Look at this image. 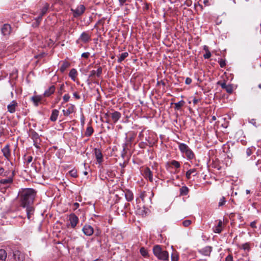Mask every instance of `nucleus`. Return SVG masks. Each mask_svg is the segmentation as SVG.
<instances>
[{
  "mask_svg": "<svg viewBox=\"0 0 261 261\" xmlns=\"http://www.w3.org/2000/svg\"><path fill=\"white\" fill-rule=\"evenodd\" d=\"M65 86L63 84H61L58 89V93L60 95H61L64 92Z\"/></svg>",
  "mask_w": 261,
  "mask_h": 261,
  "instance_id": "37",
  "label": "nucleus"
},
{
  "mask_svg": "<svg viewBox=\"0 0 261 261\" xmlns=\"http://www.w3.org/2000/svg\"><path fill=\"white\" fill-rule=\"evenodd\" d=\"M191 224V221L190 220H186L182 222V225L185 227H188Z\"/></svg>",
  "mask_w": 261,
  "mask_h": 261,
  "instance_id": "40",
  "label": "nucleus"
},
{
  "mask_svg": "<svg viewBox=\"0 0 261 261\" xmlns=\"http://www.w3.org/2000/svg\"><path fill=\"white\" fill-rule=\"evenodd\" d=\"M93 133V129L92 126H89L87 127L86 132L85 133V135L87 137H90L92 135Z\"/></svg>",
  "mask_w": 261,
  "mask_h": 261,
  "instance_id": "31",
  "label": "nucleus"
},
{
  "mask_svg": "<svg viewBox=\"0 0 261 261\" xmlns=\"http://www.w3.org/2000/svg\"><path fill=\"white\" fill-rule=\"evenodd\" d=\"M73 95L74 97L76 99H79L81 98V96H80V94L76 92H74Z\"/></svg>",
  "mask_w": 261,
  "mask_h": 261,
  "instance_id": "52",
  "label": "nucleus"
},
{
  "mask_svg": "<svg viewBox=\"0 0 261 261\" xmlns=\"http://www.w3.org/2000/svg\"><path fill=\"white\" fill-rule=\"evenodd\" d=\"M252 148H248L246 150V154L247 156H250L252 153Z\"/></svg>",
  "mask_w": 261,
  "mask_h": 261,
  "instance_id": "48",
  "label": "nucleus"
},
{
  "mask_svg": "<svg viewBox=\"0 0 261 261\" xmlns=\"http://www.w3.org/2000/svg\"><path fill=\"white\" fill-rule=\"evenodd\" d=\"M70 63L69 62H68L67 61H64L63 62L62 65L60 67V71L62 73H63L66 70L67 68H68V67H70Z\"/></svg>",
  "mask_w": 261,
  "mask_h": 261,
  "instance_id": "25",
  "label": "nucleus"
},
{
  "mask_svg": "<svg viewBox=\"0 0 261 261\" xmlns=\"http://www.w3.org/2000/svg\"><path fill=\"white\" fill-rule=\"evenodd\" d=\"M18 104L17 102L14 100H12L8 106H7V110L8 112L9 113L13 114L16 111V109L17 108Z\"/></svg>",
  "mask_w": 261,
  "mask_h": 261,
  "instance_id": "10",
  "label": "nucleus"
},
{
  "mask_svg": "<svg viewBox=\"0 0 261 261\" xmlns=\"http://www.w3.org/2000/svg\"><path fill=\"white\" fill-rule=\"evenodd\" d=\"M146 196V194L145 192H143L141 193L140 197L142 199V201L144 200L145 197Z\"/></svg>",
  "mask_w": 261,
  "mask_h": 261,
  "instance_id": "54",
  "label": "nucleus"
},
{
  "mask_svg": "<svg viewBox=\"0 0 261 261\" xmlns=\"http://www.w3.org/2000/svg\"><path fill=\"white\" fill-rule=\"evenodd\" d=\"M222 222L221 220H219L217 225L214 229V231L215 233H220L222 230Z\"/></svg>",
  "mask_w": 261,
  "mask_h": 261,
  "instance_id": "26",
  "label": "nucleus"
},
{
  "mask_svg": "<svg viewBox=\"0 0 261 261\" xmlns=\"http://www.w3.org/2000/svg\"><path fill=\"white\" fill-rule=\"evenodd\" d=\"M91 40V35L88 32H83L80 35L76 42L79 43L80 41L83 42L84 43H88Z\"/></svg>",
  "mask_w": 261,
  "mask_h": 261,
  "instance_id": "7",
  "label": "nucleus"
},
{
  "mask_svg": "<svg viewBox=\"0 0 261 261\" xmlns=\"http://www.w3.org/2000/svg\"><path fill=\"white\" fill-rule=\"evenodd\" d=\"M225 261H233L232 256L230 254L227 256L225 258Z\"/></svg>",
  "mask_w": 261,
  "mask_h": 261,
  "instance_id": "50",
  "label": "nucleus"
},
{
  "mask_svg": "<svg viewBox=\"0 0 261 261\" xmlns=\"http://www.w3.org/2000/svg\"><path fill=\"white\" fill-rule=\"evenodd\" d=\"M0 175L4 176L7 175V172H5V169L3 167L0 168Z\"/></svg>",
  "mask_w": 261,
  "mask_h": 261,
  "instance_id": "46",
  "label": "nucleus"
},
{
  "mask_svg": "<svg viewBox=\"0 0 261 261\" xmlns=\"http://www.w3.org/2000/svg\"><path fill=\"white\" fill-rule=\"evenodd\" d=\"M31 136L35 143H37V140L39 138L38 134L36 132L33 131L31 134Z\"/></svg>",
  "mask_w": 261,
  "mask_h": 261,
  "instance_id": "34",
  "label": "nucleus"
},
{
  "mask_svg": "<svg viewBox=\"0 0 261 261\" xmlns=\"http://www.w3.org/2000/svg\"><path fill=\"white\" fill-rule=\"evenodd\" d=\"M140 252L141 253V254L145 257H146L148 256V251L144 247H142L140 248Z\"/></svg>",
  "mask_w": 261,
  "mask_h": 261,
  "instance_id": "33",
  "label": "nucleus"
},
{
  "mask_svg": "<svg viewBox=\"0 0 261 261\" xmlns=\"http://www.w3.org/2000/svg\"><path fill=\"white\" fill-rule=\"evenodd\" d=\"M85 7L83 5H80L75 9H71L73 12L74 17H77L82 15L85 11Z\"/></svg>",
  "mask_w": 261,
  "mask_h": 261,
  "instance_id": "6",
  "label": "nucleus"
},
{
  "mask_svg": "<svg viewBox=\"0 0 261 261\" xmlns=\"http://www.w3.org/2000/svg\"><path fill=\"white\" fill-rule=\"evenodd\" d=\"M82 230L84 233L87 236H91L94 232L93 227L89 225H85L83 227Z\"/></svg>",
  "mask_w": 261,
  "mask_h": 261,
  "instance_id": "16",
  "label": "nucleus"
},
{
  "mask_svg": "<svg viewBox=\"0 0 261 261\" xmlns=\"http://www.w3.org/2000/svg\"><path fill=\"white\" fill-rule=\"evenodd\" d=\"M189 189L186 186H183L180 188V194L182 196L187 195L189 193Z\"/></svg>",
  "mask_w": 261,
  "mask_h": 261,
  "instance_id": "28",
  "label": "nucleus"
},
{
  "mask_svg": "<svg viewBox=\"0 0 261 261\" xmlns=\"http://www.w3.org/2000/svg\"><path fill=\"white\" fill-rule=\"evenodd\" d=\"M55 89L56 88L55 86H51L45 91L44 96L45 97H49L55 92Z\"/></svg>",
  "mask_w": 261,
  "mask_h": 261,
  "instance_id": "21",
  "label": "nucleus"
},
{
  "mask_svg": "<svg viewBox=\"0 0 261 261\" xmlns=\"http://www.w3.org/2000/svg\"><path fill=\"white\" fill-rule=\"evenodd\" d=\"M212 251V247L206 246L199 250V252L205 256H210Z\"/></svg>",
  "mask_w": 261,
  "mask_h": 261,
  "instance_id": "20",
  "label": "nucleus"
},
{
  "mask_svg": "<svg viewBox=\"0 0 261 261\" xmlns=\"http://www.w3.org/2000/svg\"><path fill=\"white\" fill-rule=\"evenodd\" d=\"M111 112H107V113L105 114V118H111L110 114H111Z\"/></svg>",
  "mask_w": 261,
  "mask_h": 261,
  "instance_id": "59",
  "label": "nucleus"
},
{
  "mask_svg": "<svg viewBox=\"0 0 261 261\" xmlns=\"http://www.w3.org/2000/svg\"><path fill=\"white\" fill-rule=\"evenodd\" d=\"M36 195L37 191L33 188H21L18 191L17 200L20 206L26 208L28 219L34 215L35 208L33 204Z\"/></svg>",
  "mask_w": 261,
  "mask_h": 261,
  "instance_id": "1",
  "label": "nucleus"
},
{
  "mask_svg": "<svg viewBox=\"0 0 261 261\" xmlns=\"http://www.w3.org/2000/svg\"><path fill=\"white\" fill-rule=\"evenodd\" d=\"M192 4V2L191 0H186L184 3V5H186L188 7L191 6Z\"/></svg>",
  "mask_w": 261,
  "mask_h": 261,
  "instance_id": "47",
  "label": "nucleus"
},
{
  "mask_svg": "<svg viewBox=\"0 0 261 261\" xmlns=\"http://www.w3.org/2000/svg\"><path fill=\"white\" fill-rule=\"evenodd\" d=\"M171 164L176 168H179L180 166L179 163L175 160H172L171 162Z\"/></svg>",
  "mask_w": 261,
  "mask_h": 261,
  "instance_id": "38",
  "label": "nucleus"
},
{
  "mask_svg": "<svg viewBox=\"0 0 261 261\" xmlns=\"http://www.w3.org/2000/svg\"><path fill=\"white\" fill-rule=\"evenodd\" d=\"M191 174H193V176H195L197 174L196 169H191L186 172V176L187 179H189L191 178Z\"/></svg>",
  "mask_w": 261,
  "mask_h": 261,
  "instance_id": "27",
  "label": "nucleus"
},
{
  "mask_svg": "<svg viewBox=\"0 0 261 261\" xmlns=\"http://www.w3.org/2000/svg\"><path fill=\"white\" fill-rule=\"evenodd\" d=\"M13 257L16 261H24L25 259L24 254L18 250L13 251Z\"/></svg>",
  "mask_w": 261,
  "mask_h": 261,
  "instance_id": "8",
  "label": "nucleus"
},
{
  "mask_svg": "<svg viewBox=\"0 0 261 261\" xmlns=\"http://www.w3.org/2000/svg\"><path fill=\"white\" fill-rule=\"evenodd\" d=\"M143 175L145 178L148 179L150 182H153V174L149 168H144Z\"/></svg>",
  "mask_w": 261,
  "mask_h": 261,
  "instance_id": "11",
  "label": "nucleus"
},
{
  "mask_svg": "<svg viewBox=\"0 0 261 261\" xmlns=\"http://www.w3.org/2000/svg\"><path fill=\"white\" fill-rule=\"evenodd\" d=\"M178 256L176 253H172L171 255V260L172 261H178Z\"/></svg>",
  "mask_w": 261,
  "mask_h": 261,
  "instance_id": "41",
  "label": "nucleus"
},
{
  "mask_svg": "<svg viewBox=\"0 0 261 261\" xmlns=\"http://www.w3.org/2000/svg\"><path fill=\"white\" fill-rule=\"evenodd\" d=\"M125 193V197L127 201H131L134 199V195L132 191L129 190H126L124 191Z\"/></svg>",
  "mask_w": 261,
  "mask_h": 261,
  "instance_id": "22",
  "label": "nucleus"
},
{
  "mask_svg": "<svg viewBox=\"0 0 261 261\" xmlns=\"http://www.w3.org/2000/svg\"><path fill=\"white\" fill-rule=\"evenodd\" d=\"M77 74V71L75 69H72L69 72V75L72 79H73Z\"/></svg>",
  "mask_w": 261,
  "mask_h": 261,
  "instance_id": "35",
  "label": "nucleus"
},
{
  "mask_svg": "<svg viewBox=\"0 0 261 261\" xmlns=\"http://www.w3.org/2000/svg\"><path fill=\"white\" fill-rule=\"evenodd\" d=\"M218 84H220L221 88L223 89H225L227 93H228L229 94H231L232 93L233 86L232 85H231V84L226 85V83L224 82H223V83L218 82Z\"/></svg>",
  "mask_w": 261,
  "mask_h": 261,
  "instance_id": "17",
  "label": "nucleus"
},
{
  "mask_svg": "<svg viewBox=\"0 0 261 261\" xmlns=\"http://www.w3.org/2000/svg\"><path fill=\"white\" fill-rule=\"evenodd\" d=\"M242 248L244 250H248L249 249V245L248 243H245L242 245Z\"/></svg>",
  "mask_w": 261,
  "mask_h": 261,
  "instance_id": "51",
  "label": "nucleus"
},
{
  "mask_svg": "<svg viewBox=\"0 0 261 261\" xmlns=\"http://www.w3.org/2000/svg\"><path fill=\"white\" fill-rule=\"evenodd\" d=\"M226 202L225 198L224 197H222L220 199L218 203L219 207L222 206L225 204Z\"/></svg>",
  "mask_w": 261,
  "mask_h": 261,
  "instance_id": "39",
  "label": "nucleus"
},
{
  "mask_svg": "<svg viewBox=\"0 0 261 261\" xmlns=\"http://www.w3.org/2000/svg\"><path fill=\"white\" fill-rule=\"evenodd\" d=\"M106 122L108 123H110L111 121H112V120L111 118H106Z\"/></svg>",
  "mask_w": 261,
  "mask_h": 261,
  "instance_id": "62",
  "label": "nucleus"
},
{
  "mask_svg": "<svg viewBox=\"0 0 261 261\" xmlns=\"http://www.w3.org/2000/svg\"><path fill=\"white\" fill-rule=\"evenodd\" d=\"M89 55L90 53L88 52L84 53L82 54V57L87 59L89 57Z\"/></svg>",
  "mask_w": 261,
  "mask_h": 261,
  "instance_id": "53",
  "label": "nucleus"
},
{
  "mask_svg": "<svg viewBox=\"0 0 261 261\" xmlns=\"http://www.w3.org/2000/svg\"><path fill=\"white\" fill-rule=\"evenodd\" d=\"M193 103H194V104H196V103H198V100L197 99L194 98V99H193Z\"/></svg>",
  "mask_w": 261,
  "mask_h": 261,
  "instance_id": "64",
  "label": "nucleus"
},
{
  "mask_svg": "<svg viewBox=\"0 0 261 261\" xmlns=\"http://www.w3.org/2000/svg\"><path fill=\"white\" fill-rule=\"evenodd\" d=\"M31 99L33 102L34 105L37 107L38 106L39 103L41 100V97L40 96L35 95V96H32L31 97Z\"/></svg>",
  "mask_w": 261,
  "mask_h": 261,
  "instance_id": "24",
  "label": "nucleus"
},
{
  "mask_svg": "<svg viewBox=\"0 0 261 261\" xmlns=\"http://www.w3.org/2000/svg\"><path fill=\"white\" fill-rule=\"evenodd\" d=\"M192 82V80L191 78L190 77H187L186 79V81H185V83L187 84V85H189Z\"/></svg>",
  "mask_w": 261,
  "mask_h": 261,
  "instance_id": "56",
  "label": "nucleus"
},
{
  "mask_svg": "<svg viewBox=\"0 0 261 261\" xmlns=\"http://www.w3.org/2000/svg\"><path fill=\"white\" fill-rule=\"evenodd\" d=\"M179 149L182 153L185 154L188 160H192L194 158V153L187 144L179 143Z\"/></svg>",
  "mask_w": 261,
  "mask_h": 261,
  "instance_id": "4",
  "label": "nucleus"
},
{
  "mask_svg": "<svg viewBox=\"0 0 261 261\" xmlns=\"http://www.w3.org/2000/svg\"><path fill=\"white\" fill-rule=\"evenodd\" d=\"M203 49L205 51L206 53H207V50H209L208 48V47L207 46H206V45L204 46Z\"/></svg>",
  "mask_w": 261,
  "mask_h": 261,
  "instance_id": "63",
  "label": "nucleus"
},
{
  "mask_svg": "<svg viewBox=\"0 0 261 261\" xmlns=\"http://www.w3.org/2000/svg\"><path fill=\"white\" fill-rule=\"evenodd\" d=\"M63 101L64 102H66L69 101L70 98V96L68 94H65L63 96Z\"/></svg>",
  "mask_w": 261,
  "mask_h": 261,
  "instance_id": "44",
  "label": "nucleus"
},
{
  "mask_svg": "<svg viewBox=\"0 0 261 261\" xmlns=\"http://www.w3.org/2000/svg\"><path fill=\"white\" fill-rule=\"evenodd\" d=\"M96 74V71L95 70H92L90 71V75L89 76V78H93Z\"/></svg>",
  "mask_w": 261,
  "mask_h": 261,
  "instance_id": "49",
  "label": "nucleus"
},
{
  "mask_svg": "<svg viewBox=\"0 0 261 261\" xmlns=\"http://www.w3.org/2000/svg\"><path fill=\"white\" fill-rule=\"evenodd\" d=\"M7 257V253L4 249L0 250V261H5Z\"/></svg>",
  "mask_w": 261,
  "mask_h": 261,
  "instance_id": "30",
  "label": "nucleus"
},
{
  "mask_svg": "<svg viewBox=\"0 0 261 261\" xmlns=\"http://www.w3.org/2000/svg\"><path fill=\"white\" fill-rule=\"evenodd\" d=\"M102 73V68L101 67H99L98 69L96 71V74L97 77H99Z\"/></svg>",
  "mask_w": 261,
  "mask_h": 261,
  "instance_id": "43",
  "label": "nucleus"
},
{
  "mask_svg": "<svg viewBox=\"0 0 261 261\" xmlns=\"http://www.w3.org/2000/svg\"><path fill=\"white\" fill-rule=\"evenodd\" d=\"M49 7V4L45 3L44 4L43 8L41 10V12L39 16L37 18V21L39 22L41 19L42 16L46 14Z\"/></svg>",
  "mask_w": 261,
  "mask_h": 261,
  "instance_id": "13",
  "label": "nucleus"
},
{
  "mask_svg": "<svg viewBox=\"0 0 261 261\" xmlns=\"http://www.w3.org/2000/svg\"><path fill=\"white\" fill-rule=\"evenodd\" d=\"M153 252L158 259L162 260H168V252L166 250H162L161 246L158 245L154 246L153 248Z\"/></svg>",
  "mask_w": 261,
  "mask_h": 261,
  "instance_id": "2",
  "label": "nucleus"
},
{
  "mask_svg": "<svg viewBox=\"0 0 261 261\" xmlns=\"http://www.w3.org/2000/svg\"><path fill=\"white\" fill-rule=\"evenodd\" d=\"M128 56V53L127 52H125L121 54L117 60L118 62L119 63H121Z\"/></svg>",
  "mask_w": 261,
  "mask_h": 261,
  "instance_id": "29",
  "label": "nucleus"
},
{
  "mask_svg": "<svg viewBox=\"0 0 261 261\" xmlns=\"http://www.w3.org/2000/svg\"><path fill=\"white\" fill-rule=\"evenodd\" d=\"M250 226L252 227V228H255L256 227V222L255 221H253L251 223H250Z\"/></svg>",
  "mask_w": 261,
  "mask_h": 261,
  "instance_id": "58",
  "label": "nucleus"
},
{
  "mask_svg": "<svg viewBox=\"0 0 261 261\" xmlns=\"http://www.w3.org/2000/svg\"><path fill=\"white\" fill-rule=\"evenodd\" d=\"M67 109L63 110L62 112L65 116H68L74 112L75 106L74 105L69 103L67 105Z\"/></svg>",
  "mask_w": 261,
  "mask_h": 261,
  "instance_id": "12",
  "label": "nucleus"
},
{
  "mask_svg": "<svg viewBox=\"0 0 261 261\" xmlns=\"http://www.w3.org/2000/svg\"><path fill=\"white\" fill-rule=\"evenodd\" d=\"M69 220L71 227L73 228L76 226L79 222V218L74 214H71L69 216Z\"/></svg>",
  "mask_w": 261,
  "mask_h": 261,
  "instance_id": "15",
  "label": "nucleus"
},
{
  "mask_svg": "<svg viewBox=\"0 0 261 261\" xmlns=\"http://www.w3.org/2000/svg\"><path fill=\"white\" fill-rule=\"evenodd\" d=\"M126 0H119L120 3V6H123L124 4L125 3Z\"/></svg>",
  "mask_w": 261,
  "mask_h": 261,
  "instance_id": "61",
  "label": "nucleus"
},
{
  "mask_svg": "<svg viewBox=\"0 0 261 261\" xmlns=\"http://www.w3.org/2000/svg\"><path fill=\"white\" fill-rule=\"evenodd\" d=\"M142 142H141L140 144H139V146L141 148H143L144 147L145 145H146V144H145V142H144L143 141H142Z\"/></svg>",
  "mask_w": 261,
  "mask_h": 261,
  "instance_id": "60",
  "label": "nucleus"
},
{
  "mask_svg": "<svg viewBox=\"0 0 261 261\" xmlns=\"http://www.w3.org/2000/svg\"><path fill=\"white\" fill-rule=\"evenodd\" d=\"M59 113V112L58 110H53L50 117V120L53 122L56 121L58 118Z\"/></svg>",
  "mask_w": 261,
  "mask_h": 261,
  "instance_id": "23",
  "label": "nucleus"
},
{
  "mask_svg": "<svg viewBox=\"0 0 261 261\" xmlns=\"http://www.w3.org/2000/svg\"><path fill=\"white\" fill-rule=\"evenodd\" d=\"M12 28L9 24H4L1 28L2 34L3 36H8L11 33Z\"/></svg>",
  "mask_w": 261,
  "mask_h": 261,
  "instance_id": "9",
  "label": "nucleus"
},
{
  "mask_svg": "<svg viewBox=\"0 0 261 261\" xmlns=\"http://www.w3.org/2000/svg\"><path fill=\"white\" fill-rule=\"evenodd\" d=\"M69 174L73 177H74V178H76L77 177V171L76 170H74V169H72L71 170H70L69 172Z\"/></svg>",
  "mask_w": 261,
  "mask_h": 261,
  "instance_id": "36",
  "label": "nucleus"
},
{
  "mask_svg": "<svg viewBox=\"0 0 261 261\" xmlns=\"http://www.w3.org/2000/svg\"><path fill=\"white\" fill-rule=\"evenodd\" d=\"M3 155L7 159H9L11 156V151L10 149V145L7 144L2 149Z\"/></svg>",
  "mask_w": 261,
  "mask_h": 261,
  "instance_id": "18",
  "label": "nucleus"
},
{
  "mask_svg": "<svg viewBox=\"0 0 261 261\" xmlns=\"http://www.w3.org/2000/svg\"><path fill=\"white\" fill-rule=\"evenodd\" d=\"M185 103V102L184 100H180L178 102L174 103L175 109L179 110L182 107L184 106Z\"/></svg>",
  "mask_w": 261,
  "mask_h": 261,
  "instance_id": "32",
  "label": "nucleus"
},
{
  "mask_svg": "<svg viewBox=\"0 0 261 261\" xmlns=\"http://www.w3.org/2000/svg\"><path fill=\"white\" fill-rule=\"evenodd\" d=\"M80 206V204L77 202H75L73 205V210H76Z\"/></svg>",
  "mask_w": 261,
  "mask_h": 261,
  "instance_id": "55",
  "label": "nucleus"
},
{
  "mask_svg": "<svg viewBox=\"0 0 261 261\" xmlns=\"http://www.w3.org/2000/svg\"><path fill=\"white\" fill-rule=\"evenodd\" d=\"M112 121L116 123L121 118V114L118 111H113L110 114Z\"/></svg>",
  "mask_w": 261,
  "mask_h": 261,
  "instance_id": "14",
  "label": "nucleus"
},
{
  "mask_svg": "<svg viewBox=\"0 0 261 261\" xmlns=\"http://www.w3.org/2000/svg\"><path fill=\"white\" fill-rule=\"evenodd\" d=\"M33 160V157L32 156H28L27 158V163L28 164L30 163Z\"/></svg>",
  "mask_w": 261,
  "mask_h": 261,
  "instance_id": "57",
  "label": "nucleus"
},
{
  "mask_svg": "<svg viewBox=\"0 0 261 261\" xmlns=\"http://www.w3.org/2000/svg\"><path fill=\"white\" fill-rule=\"evenodd\" d=\"M138 138L141 141H145L146 145H151L152 144L148 130L143 129L139 133Z\"/></svg>",
  "mask_w": 261,
  "mask_h": 261,
  "instance_id": "5",
  "label": "nucleus"
},
{
  "mask_svg": "<svg viewBox=\"0 0 261 261\" xmlns=\"http://www.w3.org/2000/svg\"><path fill=\"white\" fill-rule=\"evenodd\" d=\"M13 178L10 176L7 178H4L0 180V191L3 193H6L7 191L10 188L13 183Z\"/></svg>",
  "mask_w": 261,
  "mask_h": 261,
  "instance_id": "3",
  "label": "nucleus"
},
{
  "mask_svg": "<svg viewBox=\"0 0 261 261\" xmlns=\"http://www.w3.org/2000/svg\"><path fill=\"white\" fill-rule=\"evenodd\" d=\"M211 57V53L209 50H207V53H205V54L203 55V57L204 59H209Z\"/></svg>",
  "mask_w": 261,
  "mask_h": 261,
  "instance_id": "45",
  "label": "nucleus"
},
{
  "mask_svg": "<svg viewBox=\"0 0 261 261\" xmlns=\"http://www.w3.org/2000/svg\"><path fill=\"white\" fill-rule=\"evenodd\" d=\"M218 63H219V64L220 65V66L221 68L224 67L225 66V65H226L225 61L224 60L221 59L220 60L218 61Z\"/></svg>",
  "mask_w": 261,
  "mask_h": 261,
  "instance_id": "42",
  "label": "nucleus"
},
{
  "mask_svg": "<svg viewBox=\"0 0 261 261\" xmlns=\"http://www.w3.org/2000/svg\"><path fill=\"white\" fill-rule=\"evenodd\" d=\"M94 154L97 160V162L98 163H101L103 161V155L102 154L101 151L99 149L95 148L94 149Z\"/></svg>",
  "mask_w": 261,
  "mask_h": 261,
  "instance_id": "19",
  "label": "nucleus"
}]
</instances>
